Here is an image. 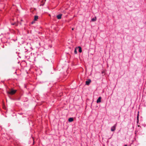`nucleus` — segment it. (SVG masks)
Instances as JSON below:
<instances>
[{"mask_svg": "<svg viewBox=\"0 0 146 146\" xmlns=\"http://www.w3.org/2000/svg\"><path fill=\"white\" fill-rule=\"evenodd\" d=\"M33 23H34V22H32V24H33Z\"/></svg>", "mask_w": 146, "mask_h": 146, "instance_id": "nucleus-15", "label": "nucleus"}, {"mask_svg": "<svg viewBox=\"0 0 146 146\" xmlns=\"http://www.w3.org/2000/svg\"><path fill=\"white\" fill-rule=\"evenodd\" d=\"M124 146H127V145H124Z\"/></svg>", "mask_w": 146, "mask_h": 146, "instance_id": "nucleus-16", "label": "nucleus"}, {"mask_svg": "<svg viewBox=\"0 0 146 146\" xmlns=\"http://www.w3.org/2000/svg\"><path fill=\"white\" fill-rule=\"evenodd\" d=\"M101 98L100 97H99V98H98V99H97V103H99L101 102Z\"/></svg>", "mask_w": 146, "mask_h": 146, "instance_id": "nucleus-5", "label": "nucleus"}, {"mask_svg": "<svg viewBox=\"0 0 146 146\" xmlns=\"http://www.w3.org/2000/svg\"><path fill=\"white\" fill-rule=\"evenodd\" d=\"M137 119L138 120V121L139 120V113H138L137 115Z\"/></svg>", "mask_w": 146, "mask_h": 146, "instance_id": "nucleus-11", "label": "nucleus"}, {"mask_svg": "<svg viewBox=\"0 0 146 146\" xmlns=\"http://www.w3.org/2000/svg\"><path fill=\"white\" fill-rule=\"evenodd\" d=\"M16 23H13V24H12V25H15Z\"/></svg>", "mask_w": 146, "mask_h": 146, "instance_id": "nucleus-13", "label": "nucleus"}, {"mask_svg": "<svg viewBox=\"0 0 146 146\" xmlns=\"http://www.w3.org/2000/svg\"><path fill=\"white\" fill-rule=\"evenodd\" d=\"M117 125V124H115L113 127L111 128V131H115V129Z\"/></svg>", "mask_w": 146, "mask_h": 146, "instance_id": "nucleus-2", "label": "nucleus"}, {"mask_svg": "<svg viewBox=\"0 0 146 146\" xmlns=\"http://www.w3.org/2000/svg\"><path fill=\"white\" fill-rule=\"evenodd\" d=\"M91 82V80L89 79L87 81H86V84L87 85H89L90 83Z\"/></svg>", "mask_w": 146, "mask_h": 146, "instance_id": "nucleus-3", "label": "nucleus"}, {"mask_svg": "<svg viewBox=\"0 0 146 146\" xmlns=\"http://www.w3.org/2000/svg\"><path fill=\"white\" fill-rule=\"evenodd\" d=\"M38 19V17L37 16H35L34 17V20L35 21H36Z\"/></svg>", "mask_w": 146, "mask_h": 146, "instance_id": "nucleus-9", "label": "nucleus"}, {"mask_svg": "<svg viewBox=\"0 0 146 146\" xmlns=\"http://www.w3.org/2000/svg\"><path fill=\"white\" fill-rule=\"evenodd\" d=\"M74 28H72V30H74Z\"/></svg>", "mask_w": 146, "mask_h": 146, "instance_id": "nucleus-14", "label": "nucleus"}, {"mask_svg": "<svg viewBox=\"0 0 146 146\" xmlns=\"http://www.w3.org/2000/svg\"><path fill=\"white\" fill-rule=\"evenodd\" d=\"M78 48H79V52L81 53L82 52V48L80 46H78Z\"/></svg>", "mask_w": 146, "mask_h": 146, "instance_id": "nucleus-8", "label": "nucleus"}, {"mask_svg": "<svg viewBox=\"0 0 146 146\" xmlns=\"http://www.w3.org/2000/svg\"><path fill=\"white\" fill-rule=\"evenodd\" d=\"M76 48H77V47L75 48L74 52V53L75 54H77V51Z\"/></svg>", "mask_w": 146, "mask_h": 146, "instance_id": "nucleus-10", "label": "nucleus"}, {"mask_svg": "<svg viewBox=\"0 0 146 146\" xmlns=\"http://www.w3.org/2000/svg\"><path fill=\"white\" fill-rule=\"evenodd\" d=\"M68 121L70 122H71L73 121V118L72 117H70L68 119Z\"/></svg>", "mask_w": 146, "mask_h": 146, "instance_id": "nucleus-6", "label": "nucleus"}, {"mask_svg": "<svg viewBox=\"0 0 146 146\" xmlns=\"http://www.w3.org/2000/svg\"><path fill=\"white\" fill-rule=\"evenodd\" d=\"M62 16V14H60L58 15H57L56 17L58 19H60L61 18V17Z\"/></svg>", "mask_w": 146, "mask_h": 146, "instance_id": "nucleus-4", "label": "nucleus"}, {"mask_svg": "<svg viewBox=\"0 0 146 146\" xmlns=\"http://www.w3.org/2000/svg\"><path fill=\"white\" fill-rule=\"evenodd\" d=\"M96 17H95L94 18H92V19H91V21H92V22H94V21H96Z\"/></svg>", "mask_w": 146, "mask_h": 146, "instance_id": "nucleus-7", "label": "nucleus"}, {"mask_svg": "<svg viewBox=\"0 0 146 146\" xmlns=\"http://www.w3.org/2000/svg\"><path fill=\"white\" fill-rule=\"evenodd\" d=\"M33 144H34V139L33 137Z\"/></svg>", "mask_w": 146, "mask_h": 146, "instance_id": "nucleus-12", "label": "nucleus"}, {"mask_svg": "<svg viewBox=\"0 0 146 146\" xmlns=\"http://www.w3.org/2000/svg\"><path fill=\"white\" fill-rule=\"evenodd\" d=\"M16 92V90L12 89L7 92V93L10 95H13L15 94Z\"/></svg>", "mask_w": 146, "mask_h": 146, "instance_id": "nucleus-1", "label": "nucleus"}]
</instances>
